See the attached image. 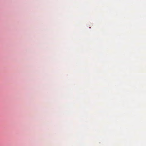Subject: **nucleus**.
<instances>
[{
	"label": "nucleus",
	"mask_w": 146,
	"mask_h": 146,
	"mask_svg": "<svg viewBox=\"0 0 146 146\" xmlns=\"http://www.w3.org/2000/svg\"><path fill=\"white\" fill-rule=\"evenodd\" d=\"M91 28V27H90L89 28Z\"/></svg>",
	"instance_id": "f257e3e1"
}]
</instances>
